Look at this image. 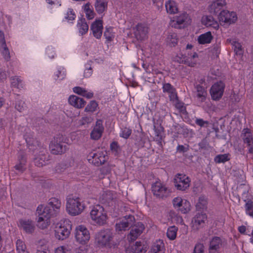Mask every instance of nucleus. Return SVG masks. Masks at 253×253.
<instances>
[{
    "instance_id": "nucleus-28",
    "label": "nucleus",
    "mask_w": 253,
    "mask_h": 253,
    "mask_svg": "<svg viewBox=\"0 0 253 253\" xmlns=\"http://www.w3.org/2000/svg\"><path fill=\"white\" fill-rule=\"evenodd\" d=\"M108 0H96V11L102 13L107 8Z\"/></svg>"
},
{
    "instance_id": "nucleus-61",
    "label": "nucleus",
    "mask_w": 253,
    "mask_h": 253,
    "mask_svg": "<svg viewBox=\"0 0 253 253\" xmlns=\"http://www.w3.org/2000/svg\"><path fill=\"white\" fill-rule=\"evenodd\" d=\"M131 133V130L128 128H125L121 134V136L127 139L128 138Z\"/></svg>"
},
{
    "instance_id": "nucleus-40",
    "label": "nucleus",
    "mask_w": 253,
    "mask_h": 253,
    "mask_svg": "<svg viewBox=\"0 0 253 253\" xmlns=\"http://www.w3.org/2000/svg\"><path fill=\"white\" fill-rule=\"evenodd\" d=\"M227 41H229L234 47V50L236 54L241 55L242 54V46L240 43L232 40H227Z\"/></svg>"
},
{
    "instance_id": "nucleus-35",
    "label": "nucleus",
    "mask_w": 253,
    "mask_h": 253,
    "mask_svg": "<svg viewBox=\"0 0 253 253\" xmlns=\"http://www.w3.org/2000/svg\"><path fill=\"white\" fill-rule=\"evenodd\" d=\"M164 243L160 240L153 245L152 252L153 253H164Z\"/></svg>"
},
{
    "instance_id": "nucleus-56",
    "label": "nucleus",
    "mask_w": 253,
    "mask_h": 253,
    "mask_svg": "<svg viewBox=\"0 0 253 253\" xmlns=\"http://www.w3.org/2000/svg\"><path fill=\"white\" fill-rule=\"evenodd\" d=\"M84 111L86 112L92 113L95 111V101H91L85 107Z\"/></svg>"
},
{
    "instance_id": "nucleus-19",
    "label": "nucleus",
    "mask_w": 253,
    "mask_h": 253,
    "mask_svg": "<svg viewBox=\"0 0 253 253\" xmlns=\"http://www.w3.org/2000/svg\"><path fill=\"white\" fill-rule=\"evenodd\" d=\"M74 159L72 157L68 158L60 163L56 167V170L58 172L64 171L67 168L73 166Z\"/></svg>"
},
{
    "instance_id": "nucleus-27",
    "label": "nucleus",
    "mask_w": 253,
    "mask_h": 253,
    "mask_svg": "<svg viewBox=\"0 0 253 253\" xmlns=\"http://www.w3.org/2000/svg\"><path fill=\"white\" fill-rule=\"evenodd\" d=\"M178 41V38H177L176 33H170L166 39L167 45L170 47L175 46L177 44Z\"/></svg>"
},
{
    "instance_id": "nucleus-60",
    "label": "nucleus",
    "mask_w": 253,
    "mask_h": 253,
    "mask_svg": "<svg viewBox=\"0 0 253 253\" xmlns=\"http://www.w3.org/2000/svg\"><path fill=\"white\" fill-rule=\"evenodd\" d=\"M183 201L184 200L182 199L180 197L175 198L172 201L173 206L175 208H179L181 206Z\"/></svg>"
},
{
    "instance_id": "nucleus-36",
    "label": "nucleus",
    "mask_w": 253,
    "mask_h": 253,
    "mask_svg": "<svg viewBox=\"0 0 253 253\" xmlns=\"http://www.w3.org/2000/svg\"><path fill=\"white\" fill-rule=\"evenodd\" d=\"M17 253H28L24 242L20 239L17 240L16 243Z\"/></svg>"
},
{
    "instance_id": "nucleus-25",
    "label": "nucleus",
    "mask_w": 253,
    "mask_h": 253,
    "mask_svg": "<svg viewBox=\"0 0 253 253\" xmlns=\"http://www.w3.org/2000/svg\"><path fill=\"white\" fill-rule=\"evenodd\" d=\"M18 164L15 165V168L19 172H23L26 169V158L24 153H19L18 156Z\"/></svg>"
},
{
    "instance_id": "nucleus-23",
    "label": "nucleus",
    "mask_w": 253,
    "mask_h": 253,
    "mask_svg": "<svg viewBox=\"0 0 253 253\" xmlns=\"http://www.w3.org/2000/svg\"><path fill=\"white\" fill-rule=\"evenodd\" d=\"M69 104L77 108H82L85 104V101L82 98L76 95H71L68 98Z\"/></svg>"
},
{
    "instance_id": "nucleus-59",
    "label": "nucleus",
    "mask_w": 253,
    "mask_h": 253,
    "mask_svg": "<svg viewBox=\"0 0 253 253\" xmlns=\"http://www.w3.org/2000/svg\"><path fill=\"white\" fill-rule=\"evenodd\" d=\"M135 37L138 41H143L147 38L146 33H133Z\"/></svg>"
},
{
    "instance_id": "nucleus-33",
    "label": "nucleus",
    "mask_w": 253,
    "mask_h": 253,
    "mask_svg": "<svg viewBox=\"0 0 253 253\" xmlns=\"http://www.w3.org/2000/svg\"><path fill=\"white\" fill-rule=\"evenodd\" d=\"M207 198L205 196H201L199 198L198 202L196 206L197 210L200 211L207 209Z\"/></svg>"
},
{
    "instance_id": "nucleus-26",
    "label": "nucleus",
    "mask_w": 253,
    "mask_h": 253,
    "mask_svg": "<svg viewBox=\"0 0 253 253\" xmlns=\"http://www.w3.org/2000/svg\"><path fill=\"white\" fill-rule=\"evenodd\" d=\"M73 91L80 95L85 97L88 99L91 98L93 96V93L92 92H88L84 88L76 86L73 88Z\"/></svg>"
},
{
    "instance_id": "nucleus-32",
    "label": "nucleus",
    "mask_w": 253,
    "mask_h": 253,
    "mask_svg": "<svg viewBox=\"0 0 253 253\" xmlns=\"http://www.w3.org/2000/svg\"><path fill=\"white\" fill-rule=\"evenodd\" d=\"M48 207L53 210V215L54 214L55 209H59L61 207L60 201L56 198H51L49 200Z\"/></svg>"
},
{
    "instance_id": "nucleus-57",
    "label": "nucleus",
    "mask_w": 253,
    "mask_h": 253,
    "mask_svg": "<svg viewBox=\"0 0 253 253\" xmlns=\"http://www.w3.org/2000/svg\"><path fill=\"white\" fill-rule=\"evenodd\" d=\"M26 106L25 103L23 101H20L16 103L15 105V108L19 112H22L24 111Z\"/></svg>"
},
{
    "instance_id": "nucleus-52",
    "label": "nucleus",
    "mask_w": 253,
    "mask_h": 253,
    "mask_svg": "<svg viewBox=\"0 0 253 253\" xmlns=\"http://www.w3.org/2000/svg\"><path fill=\"white\" fill-rule=\"evenodd\" d=\"M91 63H92L90 61ZM90 62L85 65V69L84 72V77L85 78L89 77L93 73V69L91 67Z\"/></svg>"
},
{
    "instance_id": "nucleus-47",
    "label": "nucleus",
    "mask_w": 253,
    "mask_h": 253,
    "mask_svg": "<svg viewBox=\"0 0 253 253\" xmlns=\"http://www.w3.org/2000/svg\"><path fill=\"white\" fill-rule=\"evenodd\" d=\"M0 52L4 58V59L8 61L10 60V56L9 49L6 45L0 46Z\"/></svg>"
},
{
    "instance_id": "nucleus-4",
    "label": "nucleus",
    "mask_w": 253,
    "mask_h": 253,
    "mask_svg": "<svg viewBox=\"0 0 253 253\" xmlns=\"http://www.w3.org/2000/svg\"><path fill=\"white\" fill-rule=\"evenodd\" d=\"M67 137L62 134H57L49 144V149L52 154L61 155L64 153L68 149L65 144Z\"/></svg>"
},
{
    "instance_id": "nucleus-5",
    "label": "nucleus",
    "mask_w": 253,
    "mask_h": 253,
    "mask_svg": "<svg viewBox=\"0 0 253 253\" xmlns=\"http://www.w3.org/2000/svg\"><path fill=\"white\" fill-rule=\"evenodd\" d=\"M72 227L70 221L67 220L63 224L56 227L55 230V236L56 239L63 240L66 239L70 235Z\"/></svg>"
},
{
    "instance_id": "nucleus-44",
    "label": "nucleus",
    "mask_w": 253,
    "mask_h": 253,
    "mask_svg": "<svg viewBox=\"0 0 253 253\" xmlns=\"http://www.w3.org/2000/svg\"><path fill=\"white\" fill-rule=\"evenodd\" d=\"M110 150L115 156L118 155L121 152V148L116 141H113L111 143Z\"/></svg>"
},
{
    "instance_id": "nucleus-17",
    "label": "nucleus",
    "mask_w": 253,
    "mask_h": 253,
    "mask_svg": "<svg viewBox=\"0 0 253 253\" xmlns=\"http://www.w3.org/2000/svg\"><path fill=\"white\" fill-rule=\"evenodd\" d=\"M226 5L225 0H215L209 7V12L211 14L217 15L223 9Z\"/></svg>"
},
{
    "instance_id": "nucleus-38",
    "label": "nucleus",
    "mask_w": 253,
    "mask_h": 253,
    "mask_svg": "<svg viewBox=\"0 0 253 253\" xmlns=\"http://www.w3.org/2000/svg\"><path fill=\"white\" fill-rule=\"evenodd\" d=\"M98 154L97 155L96 154V156H98V161H96V164H99L100 165H102L105 163L106 161L107 156V152L106 150H102L100 152L99 151L97 152Z\"/></svg>"
},
{
    "instance_id": "nucleus-12",
    "label": "nucleus",
    "mask_w": 253,
    "mask_h": 253,
    "mask_svg": "<svg viewBox=\"0 0 253 253\" xmlns=\"http://www.w3.org/2000/svg\"><path fill=\"white\" fill-rule=\"evenodd\" d=\"M190 180L185 175L177 174L174 179V186L179 190H185L190 186Z\"/></svg>"
},
{
    "instance_id": "nucleus-58",
    "label": "nucleus",
    "mask_w": 253,
    "mask_h": 253,
    "mask_svg": "<svg viewBox=\"0 0 253 253\" xmlns=\"http://www.w3.org/2000/svg\"><path fill=\"white\" fill-rule=\"evenodd\" d=\"M195 123L200 127H207L209 124L208 121H204L202 119H196Z\"/></svg>"
},
{
    "instance_id": "nucleus-63",
    "label": "nucleus",
    "mask_w": 253,
    "mask_h": 253,
    "mask_svg": "<svg viewBox=\"0 0 253 253\" xmlns=\"http://www.w3.org/2000/svg\"><path fill=\"white\" fill-rule=\"evenodd\" d=\"M103 29L102 20L100 19H96V32H102Z\"/></svg>"
},
{
    "instance_id": "nucleus-51",
    "label": "nucleus",
    "mask_w": 253,
    "mask_h": 253,
    "mask_svg": "<svg viewBox=\"0 0 253 253\" xmlns=\"http://www.w3.org/2000/svg\"><path fill=\"white\" fill-rule=\"evenodd\" d=\"M247 213L253 217V202L251 201H248L245 205Z\"/></svg>"
},
{
    "instance_id": "nucleus-30",
    "label": "nucleus",
    "mask_w": 253,
    "mask_h": 253,
    "mask_svg": "<svg viewBox=\"0 0 253 253\" xmlns=\"http://www.w3.org/2000/svg\"><path fill=\"white\" fill-rule=\"evenodd\" d=\"M175 61L179 63H184L190 67H194L196 64L195 62L190 61L189 57L184 54L181 55V57L179 56H176L175 57Z\"/></svg>"
},
{
    "instance_id": "nucleus-13",
    "label": "nucleus",
    "mask_w": 253,
    "mask_h": 253,
    "mask_svg": "<svg viewBox=\"0 0 253 253\" xmlns=\"http://www.w3.org/2000/svg\"><path fill=\"white\" fill-rule=\"evenodd\" d=\"M112 237V233L110 229L101 230L98 233L97 238L98 244L101 246H105L109 244Z\"/></svg>"
},
{
    "instance_id": "nucleus-46",
    "label": "nucleus",
    "mask_w": 253,
    "mask_h": 253,
    "mask_svg": "<svg viewBox=\"0 0 253 253\" xmlns=\"http://www.w3.org/2000/svg\"><path fill=\"white\" fill-rule=\"evenodd\" d=\"M228 156L229 154H228L218 155L214 158V161L216 163H224L230 160Z\"/></svg>"
},
{
    "instance_id": "nucleus-64",
    "label": "nucleus",
    "mask_w": 253,
    "mask_h": 253,
    "mask_svg": "<svg viewBox=\"0 0 253 253\" xmlns=\"http://www.w3.org/2000/svg\"><path fill=\"white\" fill-rule=\"evenodd\" d=\"M93 118L89 117H83L82 120L80 121L81 124L82 125H84L86 124L90 123L93 121Z\"/></svg>"
},
{
    "instance_id": "nucleus-62",
    "label": "nucleus",
    "mask_w": 253,
    "mask_h": 253,
    "mask_svg": "<svg viewBox=\"0 0 253 253\" xmlns=\"http://www.w3.org/2000/svg\"><path fill=\"white\" fill-rule=\"evenodd\" d=\"M204 248L203 244H197L195 247L193 253H204Z\"/></svg>"
},
{
    "instance_id": "nucleus-55",
    "label": "nucleus",
    "mask_w": 253,
    "mask_h": 253,
    "mask_svg": "<svg viewBox=\"0 0 253 253\" xmlns=\"http://www.w3.org/2000/svg\"><path fill=\"white\" fill-rule=\"evenodd\" d=\"M164 91H166L169 93H172L175 92V88L169 83L165 84L163 85Z\"/></svg>"
},
{
    "instance_id": "nucleus-39",
    "label": "nucleus",
    "mask_w": 253,
    "mask_h": 253,
    "mask_svg": "<svg viewBox=\"0 0 253 253\" xmlns=\"http://www.w3.org/2000/svg\"><path fill=\"white\" fill-rule=\"evenodd\" d=\"M177 231V228L175 226H172L169 227L167 231V235L168 238L170 240H174L176 236V233Z\"/></svg>"
},
{
    "instance_id": "nucleus-43",
    "label": "nucleus",
    "mask_w": 253,
    "mask_h": 253,
    "mask_svg": "<svg viewBox=\"0 0 253 253\" xmlns=\"http://www.w3.org/2000/svg\"><path fill=\"white\" fill-rule=\"evenodd\" d=\"M191 205L190 203L186 200H184L183 203L179 207V210L183 213H186L190 211Z\"/></svg>"
},
{
    "instance_id": "nucleus-8",
    "label": "nucleus",
    "mask_w": 253,
    "mask_h": 253,
    "mask_svg": "<svg viewBox=\"0 0 253 253\" xmlns=\"http://www.w3.org/2000/svg\"><path fill=\"white\" fill-rule=\"evenodd\" d=\"M135 222V218L132 215L124 216L116 224V230L117 231H126L132 226Z\"/></svg>"
},
{
    "instance_id": "nucleus-45",
    "label": "nucleus",
    "mask_w": 253,
    "mask_h": 253,
    "mask_svg": "<svg viewBox=\"0 0 253 253\" xmlns=\"http://www.w3.org/2000/svg\"><path fill=\"white\" fill-rule=\"evenodd\" d=\"M77 26L80 31L81 30H82V32L88 31V26L84 18H82L78 20Z\"/></svg>"
},
{
    "instance_id": "nucleus-49",
    "label": "nucleus",
    "mask_w": 253,
    "mask_h": 253,
    "mask_svg": "<svg viewBox=\"0 0 253 253\" xmlns=\"http://www.w3.org/2000/svg\"><path fill=\"white\" fill-rule=\"evenodd\" d=\"M102 197L103 202H107L108 203H109L114 199V196L113 193L110 191L103 193Z\"/></svg>"
},
{
    "instance_id": "nucleus-42",
    "label": "nucleus",
    "mask_w": 253,
    "mask_h": 253,
    "mask_svg": "<svg viewBox=\"0 0 253 253\" xmlns=\"http://www.w3.org/2000/svg\"><path fill=\"white\" fill-rule=\"evenodd\" d=\"M196 88L197 92V96L199 98H201L202 101L205 100L207 95L205 88L199 84L197 85Z\"/></svg>"
},
{
    "instance_id": "nucleus-50",
    "label": "nucleus",
    "mask_w": 253,
    "mask_h": 253,
    "mask_svg": "<svg viewBox=\"0 0 253 253\" xmlns=\"http://www.w3.org/2000/svg\"><path fill=\"white\" fill-rule=\"evenodd\" d=\"M55 253H71V248L68 245L62 246L55 250Z\"/></svg>"
},
{
    "instance_id": "nucleus-14",
    "label": "nucleus",
    "mask_w": 253,
    "mask_h": 253,
    "mask_svg": "<svg viewBox=\"0 0 253 253\" xmlns=\"http://www.w3.org/2000/svg\"><path fill=\"white\" fill-rule=\"evenodd\" d=\"M18 226L21 230L27 234H32L36 229L34 222L29 219H19L18 222Z\"/></svg>"
},
{
    "instance_id": "nucleus-7",
    "label": "nucleus",
    "mask_w": 253,
    "mask_h": 253,
    "mask_svg": "<svg viewBox=\"0 0 253 253\" xmlns=\"http://www.w3.org/2000/svg\"><path fill=\"white\" fill-rule=\"evenodd\" d=\"M152 191L154 196L159 199H164L169 196L170 191L165 185L157 181L152 185Z\"/></svg>"
},
{
    "instance_id": "nucleus-53",
    "label": "nucleus",
    "mask_w": 253,
    "mask_h": 253,
    "mask_svg": "<svg viewBox=\"0 0 253 253\" xmlns=\"http://www.w3.org/2000/svg\"><path fill=\"white\" fill-rule=\"evenodd\" d=\"M154 129L156 135L159 138V141H161L162 139V137L161 135V133L164 131V128L160 126H159L156 127L155 126H154Z\"/></svg>"
},
{
    "instance_id": "nucleus-9",
    "label": "nucleus",
    "mask_w": 253,
    "mask_h": 253,
    "mask_svg": "<svg viewBox=\"0 0 253 253\" xmlns=\"http://www.w3.org/2000/svg\"><path fill=\"white\" fill-rule=\"evenodd\" d=\"M207 219V215L205 213H198L192 218L191 222V228L194 232H197L203 228L206 225V221Z\"/></svg>"
},
{
    "instance_id": "nucleus-6",
    "label": "nucleus",
    "mask_w": 253,
    "mask_h": 253,
    "mask_svg": "<svg viewBox=\"0 0 253 253\" xmlns=\"http://www.w3.org/2000/svg\"><path fill=\"white\" fill-rule=\"evenodd\" d=\"M219 21L221 25L227 27L234 23L237 19L236 13L230 12L228 10H222L218 15Z\"/></svg>"
},
{
    "instance_id": "nucleus-41",
    "label": "nucleus",
    "mask_w": 253,
    "mask_h": 253,
    "mask_svg": "<svg viewBox=\"0 0 253 253\" xmlns=\"http://www.w3.org/2000/svg\"><path fill=\"white\" fill-rule=\"evenodd\" d=\"M84 11L88 19L90 20L94 18V12L92 9H90L89 3H87L84 5Z\"/></svg>"
},
{
    "instance_id": "nucleus-3",
    "label": "nucleus",
    "mask_w": 253,
    "mask_h": 253,
    "mask_svg": "<svg viewBox=\"0 0 253 253\" xmlns=\"http://www.w3.org/2000/svg\"><path fill=\"white\" fill-rule=\"evenodd\" d=\"M81 199L75 195H69L66 198V210L71 215H77L81 213L84 207L81 203Z\"/></svg>"
},
{
    "instance_id": "nucleus-31",
    "label": "nucleus",
    "mask_w": 253,
    "mask_h": 253,
    "mask_svg": "<svg viewBox=\"0 0 253 253\" xmlns=\"http://www.w3.org/2000/svg\"><path fill=\"white\" fill-rule=\"evenodd\" d=\"M165 7L168 13L174 14L177 11V7L175 1L169 0L165 3Z\"/></svg>"
},
{
    "instance_id": "nucleus-15",
    "label": "nucleus",
    "mask_w": 253,
    "mask_h": 253,
    "mask_svg": "<svg viewBox=\"0 0 253 253\" xmlns=\"http://www.w3.org/2000/svg\"><path fill=\"white\" fill-rule=\"evenodd\" d=\"M224 84L222 82H217L214 84L211 88V94L213 100H218L223 95Z\"/></svg>"
},
{
    "instance_id": "nucleus-1",
    "label": "nucleus",
    "mask_w": 253,
    "mask_h": 253,
    "mask_svg": "<svg viewBox=\"0 0 253 253\" xmlns=\"http://www.w3.org/2000/svg\"><path fill=\"white\" fill-rule=\"evenodd\" d=\"M29 149L35 153V164L38 167L45 165L49 160V155L41 143L34 138L33 133L29 132L24 135Z\"/></svg>"
},
{
    "instance_id": "nucleus-22",
    "label": "nucleus",
    "mask_w": 253,
    "mask_h": 253,
    "mask_svg": "<svg viewBox=\"0 0 253 253\" xmlns=\"http://www.w3.org/2000/svg\"><path fill=\"white\" fill-rule=\"evenodd\" d=\"M222 246V241L218 237H214L211 241L209 247V253H217Z\"/></svg>"
},
{
    "instance_id": "nucleus-37",
    "label": "nucleus",
    "mask_w": 253,
    "mask_h": 253,
    "mask_svg": "<svg viewBox=\"0 0 253 253\" xmlns=\"http://www.w3.org/2000/svg\"><path fill=\"white\" fill-rule=\"evenodd\" d=\"M11 84L12 86L20 88L23 87V83L18 77H12L10 79Z\"/></svg>"
},
{
    "instance_id": "nucleus-54",
    "label": "nucleus",
    "mask_w": 253,
    "mask_h": 253,
    "mask_svg": "<svg viewBox=\"0 0 253 253\" xmlns=\"http://www.w3.org/2000/svg\"><path fill=\"white\" fill-rule=\"evenodd\" d=\"M75 14L72 9H69L67 12L65 18L69 21H72L75 19Z\"/></svg>"
},
{
    "instance_id": "nucleus-11",
    "label": "nucleus",
    "mask_w": 253,
    "mask_h": 253,
    "mask_svg": "<svg viewBox=\"0 0 253 253\" xmlns=\"http://www.w3.org/2000/svg\"><path fill=\"white\" fill-rule=\"evenodd\" d=\"M189 17L187 13H183L176 18V19L170 21L169 25L178 29L184 28L189 24Z\"/></svg>"
},
{
    "instance_id": "nucleus-18",
    "label": "nucleus",
    "mask_w": 253,
    "mask_h": 253,
    "mask_svg": "<svg viewBox=\"0 0 253 253\" xmlns=\"http://www.w3.org/2000/svg\"><path fill=\"white\" fill-rule=\"evenodd\" d=\"M202 23L207 27L217 30L219 27L218 22L214 20L212 16H203L202 18Z\"/></svg>"
},
{
    "instance_id": "nucleus-48",
    "label": "nucleus",
    "mask_w": 253,
    "mask_h": 253,
    "mask_svg": "<svg viewBox=\"0 0 253 253\" xmlns=\"http://www.w3.org/2000/svg\"><path fill=\"white\" fill-rule=\"evenodd\" d=\"M133 30H136L137 32H147L148 27L145 23H140L133 27Z\"/></svg>"
},
{
    "instance_id": "nucleus-16",
    "label": "nucleus",
    "mask_w": 253,
    "mask_h": 253,
    "mask_svg": "<svg viewBox=\"0 0 253 253\" xmlns=\"http://www.w3.org/2000/svg\"><path fill=\"white\" fill-rule=\"evenodd\" d=\"M132 228L127 236L128 239L131 241L136 240L140 235L145 229L144 225L140 222H137L131 226Z\"/></svg>"
},
{
    "instance_id": "nucleus-2",
    "label": "nucleus",
    "mask_w": 253,
    "mask_h": 253,
    "mask_svg": "<svg viewBox=\"0 0 253 253\" xmlns=\"http://www.w3.org/2000/svg\"><path fill=\"white\" fill-rule=\"evenodd\" d=\"M39 217L37 220V226L39 228L44 229L50 223V218L53 215V210L48 207L40 205L37 209Z\"/></svg>"
},
{
    "instance_id": "nucleus-20",
    "label": "nucleus",
    "mask_w": 253,
    "mask_h": 253,
    "mask_svg": "<svg viewBox=\"0 0 253 253\" xmlns=\"http://www.w3.org/2000/svg\"><path fill=\"white\" fill-rule=\"evenodd\" d=\"M104 209L99 205H96V223L99 225H102L106 223V215L102 213Z\"/></svg>"
},
{
    "instance_id": "nucleus-10",
    "label": "nucleus",
    "mask_w": 253,
    "mask_h": 253,
    "mask_svg": "<svg viewBox=\"0 0 253 253\" xmlns=\"http://www.w3.org/2000/svg\"><path fill=\"white\" fill-rule=\"evenodd\" d=\"M75 238L78 242L85 244L90 238V234L87 229L83 225H79L76 227Z\"/></svg>"
},
{
    "instance_id": "nucleus-24",
    "label": "nucleus",
    "mask_w": 253,
    "mask_h": 253,
    "mask_svg": "<svg viewBox=\"0 0 253 253\" xmlns=\"http://www.w3.org/2000/svg\"><path fill=\"white\" fill-rule=\"evenodd\" d=\"M242 137L244 143L247 145H253V135L249 128H244L243 130Z\"/></svg>"
},
{
    "instance_id": "nucleus-29",
    "label": "nucleus",
    "mask_w": 253,
    "mask_h": 253,
    "mask_svg": "<svg viewBox=\"0 0 253 253\" xmlns=\"http://www.w3.org/2000/svg\"><path fill=\"white\" fill-rule=\"evenodd\" d=\"M213 37L211 33H205L201 35L198 38V42L201 44L209 43L211 42Z\"/></svg>"
},
{
    "instance_id": "nucleus-34",
    "label": "nucleus",
    "mask_w": 253,
    "mask_h": 253,
    "mask_svg": "<svg viewBox=\"0 0 253 253\" xmlns=\"http://www.w3.org/2000/svg\"><path fill=\"white\" fill-rule=\"evenodd\" d=\"M104 126L102 125V121L98 120L96 122V140L100 138L104 131Z\"/></svg>"
},
{
    "instance_id": "nucleus-21",
    "label": "nucleus",
    "mask_w": 253,
    "mask_h": 253,
    "mask_svg": "<svg viewBox=\"0 0 253 253\" xmlns=\"http://www.w3.org/2000/svg\"><path fill=\"white\" fill-rule=\"evenodd\" d=\"M126 253H145L146 247L141 242H136L135 245L131 246L126 250Z\"/></svg>"
}]
</instances>
